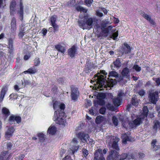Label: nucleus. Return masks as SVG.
<instances>
[{"label":"nucleus","mask_w":160,"mask_h":160,"mask_svg":"<svg viewBox=\"0 0 160 160\" xmlns=\"http://www.w3.org/2000/svg\"><path fill=\"white\" fill-rule=\"evenodd\" d=\"M104 120V117L102 116H98L95 119V122L97 124H99Z\"/></svg>","instance_id":"obj_38"},{"label":"nucleus","mask_w":160,"mask_h":160,"mask_svg":"<svg viewBox=\"0 0 160 160\" xmlns=\"http://www.w3.org/2000/svg\"><path fill=\"white\" fill-rule=\"evenodd\" d=\"M94 28L98 34L99 35H101L102 28L101 25H99L98 24H97L94 26Z\"/></svg>","instance_id":"obj_34"},{"label":"nucleus","mask_w":160,"mask_h":160,"mask_svg":"<svg viewBox=\"0 0 160 160\" xmlns=\"http://www.w3.org/2000/svg\"><path fill=\"white\" fill-rule=\"evenodd\" d=\"M55 48L58 52H61L62 54H64L66 51V49L65 47L61 45L58 43L55 46Z\"/></svg>","instance_id":"obj_19"},{"label":"nucleus","mask_w":160,"mask_h":160,"mask_svg":"<svg viewBox=\"0 0 160 160\" xmlns=\"http://www.w3.org/2000/svg\"><path fill=\"white\" fill-rule=\"evenodd\" d=\"M109 137L110 138V140L112 139L113 140V142L112 144V148L115 149V150L117 151H119L120 149L118 145V143L119 140L118 139H116V137L113 136H109ZM118 139H119V138H118Z\"/></svg>","instance_id":"obj_11"},{"label":"nucleus","mask_w":160,"mask_h":160,"mask_svg":"<svg viewBox=\"0 0 160 160\" xmlns=\"http://www.w3.org/2000/svg\"><path fill=\"white\" fill-rule=\"evenodd\" d=\"M25 157L24 154H20L19 155H18L17 156H16L14 159L15 160H22Z\"/></svg>","instance_id":"obj_45"},{"label":"nucleus","mask_w":160,"mask_h":160,"mask_svg":"<svg viewBox=\"0 0 160 160\" xmlns=\"http://www.w3.org/2000/svg\"><path fill=\"white\" fill-rule=\"evenodd\" d=\"M71 88V98L74 102L77 101L80 95V92L78 88L74 85H71L70 86Z\"/></svg>","instance_id":"obj_5"},{"label":"nucleus","mask_w":160,"mask_h":160,"mask_svg":"<svg viewBox=\"0 0 160 160\" xmlns=\"http://www.w3.org/2000/svg\"><path fill=\"white\" fill-rule=\"evenodd\" d=\"M142 119L140 117V118L138 117L134 120L133 122H129V124L130 127L132 128H136L137 126H139L142 122Z\"/></svg>","instance_id":"obj_12"},{"label":"nucleus","mask_w":160,"mask_h":160,"mask_svg":"<svg viewBox=\"0 0 160 160\" xmlns=\"http://www.w3.org/2000/svg\"><path fill=\"white\" fill-rule=\"evenodd\" d=\"M60 103L57 101H55L53 103V108L54 110H58V108Z\"/></svg>","instance_id":"obj_48"},{"label":"nucleus","mask_w":160,"mask_h":160,"mask_svg":"<svg viewBox=\"0 0 160 160\" xmlns=\"http://www.w3.org/2000/svg\"><path fill=\"white\" fill-rule=\"evenodd\" d=\"M138 93L139 95L143 96L145 94V91L144 89H141L139 91Z\"/></svg>","instance_id":"obj_59"},{"label":"nucleus","mask_w":160,"mask_h":160,"mask_svg":"<svg viewBox=\"0 0 160 160\" xmlns=\"http://www.w3.org/2000/svg\"><path fill=\"white\" fill-rule=\"evenodd\" d=\"M131 103L133 106L137 107L139 104L138 100L135 97H132L131 100Z\"/></svg>","instance_id":"obj_39"},{"label":"nucleus","mask_w":160,"mask_h":160,"mask_svg":"<svg viewBox=\"0 0 160 160\" xmlns=\"http://www.w3.org/2000/svg\"><path fill=\"white\" fill-rule=\"evenodd\" d=\"M119 151L115 150H112L108 152L106 159L107 160H124L127 157L125 153H122L119 154Z\"/></svg>","instance_id":"obj_4"},{"label":"nucleus","mask_w":160,"mask_h":160,"mask_svg":"<svg viewBox=\"0 0 160 160\" xmlns=\"http://www.w3.org/2000/svg\"><path fill=\"white\" fill-rule=\"evenodd\" d=\"M126 154L127 157L126 158V159H135L137 158V153L136 152H134L130 153V154L126 153H123Z\"/></svg>","instance_id":"obj_24"},{"label":"nucleus","mask_w":160,"mask_h":160,"mask_svg":"<svg viewBox=\"0 0 160 160\" xmlns=\"http://www.w3.org/2000/svg\"><path fill=\"white\" fill-rule=\"evenodd\" d=\"M12 144L10 142H8L7 144V148L8 150H10L12 146Z\"/></svg>","instance_id":"obj_63"},{"label":"nucleus","mask_w":160,"mask_h":160,"mask_svg":"<svg viewBox=\"0 0 160 160\" xmlns=\"http://www.w3.org/2000/svg\"><path fill=\"white\" fill-rule=\"evenodd\" d=\"M112 121L115 126H117L118 124V120L117 117L115 116H113L112 117Z\"/></svg>","instance_id":"obj_43"},{"label":"nucleus","mask_w":160,"mask_h":160,"mask_svg":"<svg viewBox=\"0 0 160 160\" xmlns=\"http://www.w3.org/2000/svg\"><path fill=\"white\" fill-rule=\"evenodd\" d=\"M31 82L29 80L24 79L23 82H22V85H24V87L27 85H30L31 84Z\"/></svg>","instance_id":"obj_49"},{"label":"nucleus","mask_w":160,"mask_h":160,"mask_svg":"<svg viewBox=\"0 0 160 160\" xmlns=\"http://www.w3.org/2000/svg\"><path fill=\"white\" fill-rule=\"evenodd\" d=\"M118 36V33L117 32H115L113 33L111 36V38L115 40Z\"/></svg>","instance_id":"obj_57"},{"label":"nucleus","mask_w":160,"mask_h":160,"mask_svg":"<svg viewBox=\"0 0 160 160\" xmlns=\"http://www.w3.org/2000/svg\"><path fill=\"white\" fill-rule=\"evenodd\" d=\"M119 76V74L117 72L115 71H112L110 72L109 73L108 77L110 78L111 77H113L115 78H118Z\"/></svg>","instance_id":"obj_40"},{"label":"nucleus","mask_w":160,"mask_h":160,"mask_svg":"<svg viewBox=\"0 0 160 160\" xmlns=\"http://www.w3.org/2000/svg\"><path fill=\"white\" fill-rule=\"evenodd\" d=\"M82 151L85 157H86L88 154V150L85 148H83Z\"/></svg>","instance_id":"obj_61"},{"label":"nucleus","mask_w":160,"mask_h":160,"mask_svg":"<svg viewBox=\"0 0 160 160\" xmlns=\"http://www.w3.org/2000/svg\"><path fill=\"white\" fill-rule=\"evenodd\" d=\"M114 66V68H120L121 66V62L120 61V59L119 58H117L113 62Z\"/></svg>","instance_id":"obj_30"},{"label":"nucleus","mask_w":160,"mask_h":160,"mask_svg":"<svg viewBox=\"0 0 160 160\" xmlns=\"http://www.w3.org/2000/svg\"><path fill=\"white\" fill-rule=\"evenodd\" d=\"M159 93L158 91H151L148 94V99L149 101L153 104H156L159 98Z\"/></svg>","instance_id":"obj_6"},{"label":"nucleus","mask_w":160,"mask_h":160,"mask_svg":"<svg viewBox=\"0 0 160 160\" xmlns=\"http://www.w3.org/2000/svg\"><path fill=\"white\" fill-rule=\"evenodd\" d=\"M122 139V143L124 144H126L128 141H131V139L128 136L127 134L126 133L122 134L121 136Z\"/></svg>","instance_id":"obj_23"},{"label":"nucleus","mask_w":160,"mask_h":160,"mask_svg":"<svg viewBox=\"0 0 160 160\" xmlns=\"http://www.w3.org/2000/svg\"><path fill=\"white\" fill-rule=\"evenodd\" d=\"M25 32H24V30L23 28L22 30V29L21 31H20L19 32L18 36L19 38H22Z\"/></svg>","instance_id":"obj_51"},{"label":"nucleus","mask_w":160,"mask_h":160,"mask_svg":"<svg viewBox=\"0 0 160 160\" xmlns=\"http://www.w3.org/2000/svg\"><path fill=\"white\" fill-rule=\"evenodd\" d=\"M50 20L51 25L56 23L57 21V16L56 15H53L50 18Z\"/></svg>","instance_id":"obj_41"},{"label":"nucleus","mask_w":160,"mask_h":160,"mask_svg":"<svg viewBox=\"0 0 160 160\" xmlns=\"http://www.w3.org/2000/svg\"><path fill=\"white\" fill-rule=\"evenodd\" d=\"M40 62L39 58H36L34 60V63L35 66H37L39 65L40 63Z\"/></svg>","instance_id":"obj_56"},{"label":"nucleus","mask_w":160,"mask_h":160,"mask_svg":"<svg viewBox=\"0 0 160 160\" xmlns=\"http://www.w3.org/2000/svg\"><path fill=\"white\" fill-rule=\"evenodd\" d=\"M97 68V66L95 64L91 62H87L85 65V68H84V71L86 73H88L92 70Z\"/></svg>","instance_id":"obj_9"},{"label":"nucleus","mask_w":160,"mask_h":160,"mask_svg":"<svg viewBox=\"0 0 160 160\" xmlns=\"http://www.w3.org/2000/svg\"><path fill=\"white\" fill-rule=\"evenodd\" d=\"M121 101H122V99L117 97L113 99V103L115 106H119L121 104Z\"/></svg>","instance_id":"obj_33"},{"label":"nucleus","mask_w":160,"mask_h":160,"mask_svg":"<svg viewBox=\"0 0 160 160\" xmlns=\"http://www.w3.org/2000/svg\"><path fill=\"white\" fill-rule=\"evenodd\" d=\"M78 137L82 142L84 141L86 142L87 140L89 138V136L88 134L83 132H80L77 135Z\"/></svg>","instance_id":"obj_14"},{"label":"nucleus","mask_w":160,"mask_h":160,"mask_svg":"<svg viewBox=\"0 0 160 160\" xmlns=\"http://www.w3.org/2000/svg\"><path fill=\"white\" fill-rule=\"evenodd\" d=\"M124 46H122V49L124 53L126 54H127L131 53L132 48L127 43H124Z\"/></svg>","instance_id":"obj_16"},{"label":"nucleus","mask_w":160,"mask_h":160,"mask_svg":"<svg viewBox=\"0 0 160 160\" xmlns=\"http://www.w3.org/2000/svg\"><path fill=\"white\" fill-rule=\"evenodd\" d=\"M56 128L54 126H50L47 131V133L49 134L53 135L56 132Z\"/></svg>","instance_id":"obj_25"},{"label":"nucleus","mask_w":160,"mask_h":160,"mask_svg":"<svg viewBox=\"0 0 160 160\" xmlns=\"http://www.w3.org/2000/svg\"><path fill=\"white\" fill-rule=\"evenodd\" d=\"M97 103L98 105L102 106L105 104V102L104 100L98 99Z\"/></svg>","instance_id":"obj_52"},{"label":"nucleus","mask_w":160,"mask_h":160,"mask_svg":"<svg viewBox=\"0 0 160 160\" xmlns=\"http://www.w3.org/2000/svg\"><path fill=\"white\" fill-rule=\"evenodd\" d=\"M57 81L58 83L59 84H63L64 82V79L63 78H59L57 79Z\"/></svg>","instance_id":"obj_54"},{"label":"nucleus","mask_w":160,"mask_h":160,"mask_svg":"<svg viewBox=\"0 0 160 160\" xmlns=\"http://www.w3.org/2000/svg\"><path fill=\"white\" fill-rule=\"evenodd\" d=\"M93 0H85L84 2L88 7H90L92 3Z\"/></svg>","instance_id":"obj_50"},{"label":"nucleus","mask_w":160,"mask_h":160,"mask_svg":"<svg viewBox=\"0 0 160 160\" xmlns=\"http://www.w3.org/2000/svg\"><path fill=\"white\" fill-rule=\"evenodd\" d=\"M16 2L15 1H12L10 3V12L11 14H13L15 11V7Z\"/></svg>","instance_id":"obj_31"},{"label":"nucleus","mask_w":160,"mask_h":160,"mask_svg":"<svg viewBox=\"0 0 160 160\" xmlns=\"http://www.w3.org/2000/svg\"><path fill=\"white\" fill-rule=\"evenodd\" d=\"M37 136L39 139L40 142H43L45 140V135L42 132H40L38 133Z\"/></svg>","instance_id":"obj_36"},{"label":"nucleus","mask_w":160,"mask_h":160,"mask_svg":"<svg viewBox=\"0 0 160 160\" xmlns=\"http://www.w3.org/2000/svg\"><path fill=\"white\" fill-rule=\"evenodd\" d=\"M139 14L145 19L148 21L151 24L153 25H156V23L148 15L146 14L145 12L142 11L140 12Z\"/></svg>","instance_id":"obj_13"},{"label":"nucleus","mask_w":160,"mask_h":160,"mask_svg":"<svg viewBox=\"0 0 160 160\" xmlns=\"http://www.w3.org/2000/svg\"><path fill=\"white\" fill-rule=\"evenodd\" d=\"M11 31L12 33H15L17 29L16 27V20L14 17L11 20Z\"/></svg>","instance_id":"obj_18"},{"label":"nucleus","mask_w":160,"mask_h":160,"mask_svg":"<svg viewBox=\"0 0 160 160\" xmlns=\"http://www.w3.org/2000/svg\"><path fill=\"white\" fill-rule=\"evenodd\" d=\"M8 153V151H4L1 152L0 154V160H4L6 155Z\"/></svg>","instance_id":"obj_42"},{"label":"nucleus","mask_w":160,"mask_h":160,"mask_svg":"<svg viewBox=\"0 0 160 160\" xmlns=\"http://www.w3.org/2000/svg\"><path fill=\"white\" fill-rule=\"evenodd\" d=\"M106 94L104 93H100L97 95V99H102L103 100L106 98Z\"/></svg>","instance_id":"obj_44"},{"label":"nucleus","mask_w":160,"mask_h":160,"mask_svg":"<svg viewBox=\"0 0 160 160\" xmlns=\"http://www.w3.org/2000/svg\"><path fill=\"white\" fill-rule=\"evenodd\" d=\"M152 79L155 81L158 86L160 85V78H153Z\"/></svg>","instance_id":"obj_58"},{"label":"nucleus","mask_w":160,"mask_h":160,"mask_svg":"<svg viewBox=\"0 0 160 160\" xmlns=\"http://www.w3.org/2000/svg\"><path fill=\"white\" fill-rule=\"evenodd\" d=\"M158 128L160 130V122L156 120L154 122L153 128V131L155 132L157 131Z\"/></svg>","instance_id":"obj_32"},{"label":"nucleus","mask_w":160,"mask_h":160,"mask_svg":"<svg viewBox=\"0 0 160 160\" xmlns=\"http://www.w3.org/2000/svg\"><path fill=\"white\" fill-rule=\"evenodd\" d=\"M157 142V141L156 139H153L151 142V146L153 148L154 151L157 152L158 150L160 149V145H156L155 144Z\"/></svg>","instance_id":"obj_27"},{"label":"nucleus","mask_w":160,"mask_h":160,"mask_svg":"<svg viewBox=\"0 0 160 160\" xmlns=\"http://www.w3.org/2000/svg\"><path fill=\"white\" fill-rule=\"evenodd\" d=\"M124 96L125 94L121 91L118 92V95L117 97L119 98H120V99H122V97H123Z\"/></svg>","instance_id":"obj_64"},{"label":"nucleus","mask_w":160,"mask_h":160,"mask_svg":"<svg viewBox=\"0 0 160 160\" xmlns=\"http://www.w3.org/2000/svg\"><path fill=\"white\" fill-rule=\"evenodd\" d=\"M109 22L105 20V21H103L100 24V25L102 27V28L103 29L104 28H106L107 26V25L108 24Z\"/></svg>","instance_id":"obj_46"},{"label":"nucleus","mask_w":160,"mask_h":160,"mask_svg":"<svg viewBox=\"0 0 160 160\" xmlns=\"http://www.w3.org/2000/svg\"><path fill=\"white\" fill-rule=\"evenodd\" d=\"M19 6L20 8L18 10V12L19 14L20 17L22 18V19H21V20H22L23 19V9L24 7L22 0H20V3Z\"/></svg>","instance_id":"obj_21"},{"label":"nucleus","mask_w":160,"mask_h":160,"mask_svg":"<svg viewBox=\"0 0 160 160\" xmlns=\"http://www.w3.org/2000/svg\"><path fill=\"white\" fill-rule=\"evenodd\" d=\"M38 71L37 69L34 66L28 68L27 70L24 72L26 74L27 73L29 74H34Z\"/></svg>","instance_id":"obj_29"},{"label":"nucleus","mask_w":160,"mask_h":160,"mask_svg":"<svg viewBox=\"0 0 160 160\" xmlns=\"http://www.w3.org/2000/svg\"><path fill=\"white\" fill-rule=\"evenodd\" d=\"M98 19L95 18H89L88 15L84 16L82 20H79L78 22L79 26L84 29H90L93 22L98 23Z\"/></svg>","instance_id":"obj_2"},{"label":"nucleus","mask_w":160,"mask_h":160,"mask_svg":"<svg viewBox=\"0 0 160 160\" xmlns=\"http://www.w3.org/2000/svg\"><path fill=\"white\" fill-rule=\"evenodd\" d=\"M133 69L138 72L140 71L141 70V67L139 66L138 65H134L133 67Z\"/></svg>","instance_id":"obj_53"},{"label":"nucleus","mask_w":160,"mask_h":160,"mask_svg":"<svg viewBox=\"0 0 160 160\" xmlns=\"http://www.w3.org/2000/svg\"><path fill=\"white\" fill-rule=\"evenodd\" d=\"M105 78H106V76L104 78V76L102 75H100L99 77H98L97 82L99 84L100 88H102L103 86L105 87L106 86L109 87H112L117 83L116 79L114 80L108 78V80H107Z\"/></svg>","instance_id":"obj_3"},{"label":"nucleus","mask_w":160,"mask_h":160,"mask_svg":"<svg viewBox=\"0 0 160 160\" xmlns=\"http://www.w3.org/2000/svg\"><path fill=\"white\" fill-rule=\"evenodd\" d=\"M8 48L9 49L8 51L10 54H12L13 53L14 50L13 40L12 38H8Z\"/></svg>","instance_id":"obj_15"},{"label":"nucleus","mask_w":160,"mask_h":160,"mask_svg":"<svg viewBox=\"0 0 160 160\" xmlns=\"http://www.w3.org/2000/svg\"><path fill=\"white\" fill-rule=\"evenodd\" d=\"M2 112L3 117H4V120H5L10 114V112L9 110L6 107H3L2 108Z\"/></svg>","instance_id":"obj_20"},{"label":"nucleus","mask_w":160,"mask_h":160,"mask_svg":"<svg viewBox=\"0 0 160 160\" xmlns=\"http://www.w3.org/2000/svg\"><path fill=\"white\" fill-rule=\"evenodd\" d=\"M51 25L53 27L54 30L55 31H58L59 26L58 25H57L56 23L54 24Z\"/></svg>","instance_id":"obj_60"},{"label":"nucleus","mask_w":160,"mask_h":160,"mask_svg":"<svg viewBox=\"0 0 160 160\" xmlns=\"http://www.w3.org/2000/svg\"><path fill=\"white\" fill-rule=\"evenodd\" d=\"M74 6L75 7V9L78 12H82L84 13H87L88 11V9L78 5L77 4H75Z\"/></svg>","instance_id":"obj_28"},{"label":"nucleus","mask_w":160,"mask_h":160,"mask_svg":"<svg viewBox=\"0 0 160 160\" xmlns=\"http://www.w3.org/2000/svg\"><path fill=\"white\" fill-rule=\"evenodd\" d=\"M14 131L15 129L14 127H9L8 129V131L6 132L5 135V138L8 140H9L10 137L12 136Z\"/></svg>","instance_id":"obj_17"},{"label":"nucleus","mask_w":160,"mask_h":160,"mask_svg":"<svg viewBox=\"0 0 160 160\" xmlns=\"http://www.w3.org/2000/svg\"><path fill=\"white\" fill-rule=\"evenodd\" d=\"M8 90V88L6 86H5L2 88L0 92V102H1L3 101L5 95Z\"/></svg>","instance_id":"obj_22"},{"label":"nucleus","mask_w":160,"mask_h":160,"mask_svg":"<svg viewBox=\"0 0 160 160\" xmlns=\"http://www.w3.org/2000/svg\"><path fill=\"white\" fill-rule=\"evenodd\" d=\"M148 112V108L146 106H144L143 108V112L140 115V117L142 119H144L147 117Z\"/></svg>","instance_id":"obj_26"},{"label":"nucleus","mask_w":160,"mask_h":160,"mask_svg":"<svg viewBox=\"0 0 160 160\" xmlns=\"http://www.w3.org/2000/svg\"><path fill=\"white\" fill-rule=\"evenodd\" d=\"M107 108L109 110L113 111L114 110L113 107L110 103H108L107 105Z\"/></svg>","instance_id":"obj_62"},{"label":"nucleus","mask_w":160,"mask_h":160,"mask_svg":"<svg viewBox=\"0 0 160 160\" xmlns=\"http://www.w3.org/2000/svg\"><path fill=\"white\" fill-rule=\"evenodd\" d=\"M106 109L105 107H102L99 110V113L102 114L104 115L105 114L106 111Z\"/></svg>","instance_id":"obj_55"},{"label":"nucleus","mask_w":160,"mask_h":160,"mask_svg":"<svg viewBox=\"0 0 160 160\" xmlns=\"http://www.w3.org/2000/svg\"><path fill=\"white\" fill-rule=\"evenodd\" d=\"M65 105L62 103L59 105L58 109L55 111L53 119L59 125H63L65 121L66 116L64 112Z\"/></svg>","instance_id":"obj_1"},{"label":"nucleus","mask_w":160,"mask_h":160,"mask_svg":"<svg viewBox=\"0 0 160 160\" xmlns=\"http://www.w3.org/2000/svg\"><path fill=\"white\" fill-rule=\"evenodd\" d=\"M112 27L111 25L108 26L107 28H104L102 29L101 34H107L112 29Z\"/></svg>","instance_id":"obj_35"},{"label":"nucleus","mask_w":160,"mask_h":160,"mask_svg":"<svg viewBox=\"0 0 160 160\" xmlns=\"http://www.w3.org/2000/svg\"><path fill=\"white\" fill-rule=\"evenodd\" d=\"M129 72V69L126 67L123 69L121 72V74L122 77H124L127 76Z\"/></svg>","instance_id":"obj_37"},{"label":"nucleus","mask_w":160,"mask_h":160,"mask_svg":"<svg viewBox=\"0 0 160 160\" xmlns=\"http://www.w3.org/2000/svg\"><path fill=\"white\" fill-rule=\"evenodd\" d=\"M51 91L54 94H56L58 92V86L56 85H54L51 89Z\"/></svg>","instance_id":"obj_47"},{"label":"nucleus","mask_w":160,"mask_h":160,"mask_svg":"<svg viewBox=\"0 0 160 160\" xmlns=\"http://www.w3.org/2000/svg\"><path fill=\"white\" fill-rule=\"evenodd\" d=\"M93 160H105L102 152V149L98 148L96 150L94 153Z\"/></svg>","instance_id":"obj_7"},{"label":"nucleus","mask_w":160,"mask_h":160,"mask_svg":"<svg viewBox=\"0 0 160 160\" xmlns=\"http://www.w3.org/2000/svg\"><path fill=\"white\" fill-rule=\"evenodd\" d=\"M68 55L71 58L75 57L76 54L77 53V47L75 45H73L69 48L68 51Z\"/></svg>","instance_id":"obj_10"},{"label":"nucleus","mask_w":160,"mask_h":160,"mask_svg":"<svg viewBox=\"0 0 160 160\" xmlns=\"http://www.w3.org/2000/svg\"><path fill=\"white\" fill-rule=\"evenodd\" d=\"M22 121L21 118L18 115L12 114L10 116L8 119V122L12 124L15 123L16 122L18 124L21 123Z\"/></svg>","instance_id":"obj_8"}]
</instances>
